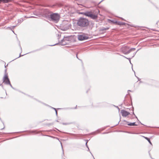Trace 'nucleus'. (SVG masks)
Masks as SVG:
<instances>
[{
	"mask_svg": "<svg viewBox=\"0 0 159 159\" xmlns=\"http://www.w3.org/2000/svg\"><path fill=\"white\" fill-rule=\"evenodd\" d=\"M128 133H130V134H137V133H130V132H128Z\"/></svg>",
	"mask_w": 159,
	"mask_h": 159,
	"instance_id": "40",
	"label": "nucleus"
},
{
	"mask_svg": "<svg viewBox=\"0 0 159 159\" xmlns=\"http://www.w3.org/2000/svg\"><path fill=\"white\" fill-rule=\"evenodd\" d=\"M2 85V84H0V86H1Z\"/></svg>",
	"mask_w": 159,
	"mask_h": 159,
	"instance_id": "62",
	"label": "nucleus"
},
{
	"mask_svg": "<svg viewBox=\"0 0 159 159\" xmlns=\"http://www.w3.org/2000/svg\"><path fill=\"white\" fill-rule=\"evenodd\" d=\"M69 41V37H64V38L62 39V41Z\"/></svg>",
	"mask_w": 159,
	"mask_h": 159,
	"instance_id": "11",
	"label": "nucleus"
},
{
	"mask_svg": "<svg viewBox=\"0 0 159 159\" xmlns=\"http://www.w3.org/2000/svg\"><path fill=\"white\" fill-rule=\"evenodd\" d=\"M56 138L57 139H58L57 138Z\"/></svg>",
	"mask_w": 159,
	"mask_h": 159,
	"instance_id": "63",
	"label": "nucleus"
},
{
	"mask_svg": "<svg viewBox=\"0 0 159 159\" xmlns=\"http://www.w3.org/2000/svg\"><path fill=\"white\" fill-rule=\"evenodd\" d=\"M139 49H138L137 51L135 52L133 54V56L132 57H134V56L136 54V53H137V52L139 50Z\"/></svg>",
	"mask_w": 159,
	"mask_h": 159,
	"instance_id": "29",
	"label": "nucleus"
},
{
	"mask_svg": "<svg viewBox=\"0 0 159 159\" xmlns=\"http://www.w3.org/2000/svg\"><path fill=\"white\" fill-rule=\"evenodd\" d=\"M143 137L145 139H146L147 140H148V142L150 144H151V145H152V143L151 142V141L150 140V139L149 138H148V137H144V136H143Z\"/></svg>",
	"mask_w": 159,
	"mask_h": 159,
	"instance_id": "18",
	"label": "nucleus"
},
{
	"mask_svg": "<svg viewBox=\"0 0 159 159\" xmlns=\"http://www.w3.org/2000/svg\"><path fill=\"white\" fill-rule=\"evenodd\" d=\"M3 3H8L10 2L11 0H3Z\"/></svg>",
	"mask_w": 159,
	"mask_h": 159,
	"instance_id": "23",
	"label": "nucleus"
},
{
	"mask_svg": "<svg viewBox=\"0 0 159 159\" xmlns=\"http://www.w3.org/2000/svg\"><path fill=\"white\" fill-rule=\"evenodd\" d=\"M88 149L87 150L88 151H89V148L88 147Z\"/></svg>",
	"mask_w": 159,
	"mask_h": 159,
	"instance_id": "52",
	"label": "nucleus"
},
{
	"mask_svg": "<svg viewBox=\"0 0 159 159\" xmlns=\"http://www.w3.org/2000/svg\"><path fill=\"white\" fill-rule=\"evenodd\" d=\"M3 0H0V3H1L2 2H3Z\"/></svg>",
	"mask_w": 159,
	"mask_h": 159,
	"instance_id": "48",
	"label": "nucleus"
},
{
	"mask_svg": "<svg viewBox=\"0 0 159 159\" xmlns=\"http://www.w3.org/2000/svg\"><path fill=\"white\" fill-rule=\"evenodd\" d=\"M131 26L132 27H135V26H133V25H132V26Z\"/></svg>",
	"mask_w": 159,
	"mask_h": 159,
	"instance_id": "58",
	"label": "nucleus"
},
{
	"mask_svg": "<svg viewBox=\"0 0 159 159\" xmlns=\"http://www.w3.org/2000/svg\"><path fill=\"white\" fill-rule=\"evenodd\" d=\"M120 55V56H122V57H124L125 58H126V59H128L129 60V62H130V64L132 65V66H133V65H132V64L131 62V61H130L131 58H128L126 57H125V56H124L123 55Z\"/></svg>",
	"mask_w": 159,
	"mask_h": 159,
	"instance_id": "20",
	"label": "nucleus"
},
{
	"mask_svg": "<svg viewBox=\"0 0 159 159\" xmlns=\"http://www.w3.org/2000/svg\"><path fill=\"white\" fill-rule=\"evenodd\" d=\"M104 0H102L100 2H99L98 3V4H100Z\"/></svg>",
	"mask_w": 159,
	"mask_h": 159,
	"instance_id": "44",
	"label": "nucleus"
},
{
	"mask_svg": "<svg viewBox=\"0 0 159 159\" xmlns=\"http://www.w3.org/2000/svg\"><path fill=\"white\" fill-rule=\"evenodd\" d=\"M125 24L126 23L125 22H121L120 21H118V25H125Z\"/></svg>",
	"mask_w": 159,
	"mask_h": 159,
	"instance_id": "14",
	"label": "nucleus"
},
{
	"mask_svg": "<svg viewBox=\"0 0 159 159\" xmlns=\"http://www.w3.org/2000/svg\"><path fill=\"white\" fill-rule=\"evenodd\" d=\"M50 107L51 108H52V109H54L55 111H56V110H56V108H54V107Z\"/></svg>",
	"mask_w": 159,
	"mask_h": 159,
	"instance_id": "33",
	"label": "nucleus"
},
{
	"mask_svg": "<svg viewBox=\"0 0 159 159\" xmlns=\"http://www.w3.org/2000/svg\"><path fill=\"white\" fill-rule=\"evenodd\" d=\"M129 123V122L126 120H124L123 121H122V123H121V124H122L123 125H127V124Z\"/></svg>",
	"mask_w": 159,
	"mask_h": 159,
	"instance_id": "17",
	"label": "nucleus"
},
{
	"mask_svg": "<svg viewBox=\"0 0 159 159\" xmlns=\"http://www.w3.org/2000/svg\"><path fill=\"white\" fill-rule=\"evenodd\" d=\"M62 124L64 125H68V124H69V123H62Z\"/></svg>",
	"mask_w": 159,
	"mask_h": 159,
	"instance_id": "36",
	"label": "nucleus"
},
{
	"mask_svg": "<svg viewBox=\"0 0 159 159\" xmlns=\"http://www.w3.org/2000/svg\"><path fill=\"white\" fill-rule=\"evenodd\" d=\"M129 110H131L132 111V114L134 115H135V114L134 112V108L133 107H132L131 108H129Z\"/></svg>",
	"mask_w": 159,
	"mask_h": 159,
	"instance_id": "22",
	"label": "nucleus"
},
{
	"mask_svg": "<svg viewBox=\"0 0 159 159\" xmlns=\"http://www.w3.org/2000/svg\"><path fill=\"white\" fill-rule=\"evenodd\" d=\"M91 13L92 12L91 11H86V16L89 17H90V15Z\"/></svg>",
	"mask_w": 159,
	"mask_h": 159,
	"instance_id": "16",
	"label": "nucleus"
},
{
	"mask_svg": "<svg viewBox=\"0 0 159 159\" xmlns=\"http://www.w3.org/2000/svg\"><path fill=\"white\" fill-rule=\"evenodd\" d=\"M7 69H5V75L7 73Z\"/></svg>",
	"mask_w": 159,
	"mask_h": 159,
	"instance_id": "46",
	"label": "nucleus"
},
{
	"mask_svg": "<svg viewBox=\"0 0 159 159\" xmlns=\"http://www.w3.org/2000/svg\"><path fill=\"white\" fill-rule=\"evenodd\" d=\"M76 57H77V58H78L79 60H80L82 62V60H81V59H79L78 58V56H77V54H76Z\"/></svg>",
	"mask_w": 159,
	"mask_h": 159,
	"instance_id": "37",
	"label": "nucleus"
},
{
	"mask_svg": "<svg viewBox=\"0 0 159 159\" xmlns=\"http://www.w3.org/2000/svg\"><path fill=\"white\" fill-rule=\"evenodd\" d=\"M56 121L57 122H59V121H58V120H56Z\"/></svg>",
	"mask_w": 159,
	"mask_h": 159,
	"instance_id": "54",
	"label": "nucleus"
},
{
	"mask_svg": "<svg viewBox=\"0 0 159 159\" xmlns=\"http://www.w3.org/2000/svg\"><path fill=\"white\" fill-rule=\"evenodd\" d=\"M5 67H6V66L5 65Z\"/></svg>",
	"mask_w": 159,
	"mask_h": 159,
	"instance_id": "64",
	"label": "nucleus"
},
{
	"mask_svg": "<svg viewBox=\"0 0 159 159\" xmlns=\"http://www.w3.org/2000/svg\"><path fill=\"white\" fill-rule=\"evenodd\" d=\"M35 17L33 16H31L30 17H27V18H35Z\"/></svg>",
	"mask_w": 159,
	"mask_h": 159,
	"instance_id": "35",
	"label": "nucleus"
},
{
	"mask_svg": "<svg viewBox=\"0 0 159 159\" xmlns=\"http://www.w3.org/2000/svg\"><path fill=\"white\" fill-rule=\"evenodd\" d=\"M89 24V20L85 18L80 17L76 20V25L80 29L86 28Z\"/></svg>",
	"mask_w": 159,
	"mask_h": 159,
	"instance_id": "1",
	"label": "nucleus"
},
{
	"mask_svg": "<svg viewBox=\"0 0 159 159\" xmlns=\"http://www.w3.org/2000/svg\"><path fill=\"white\" fill-rule=\"evenodd\" d=\"M3 82L5 84L9 85L13 89H15V88L13 87L12 85L11 84L10 81L8 77L7 74V73H6L4 75V76L3 78Z\"/></svg>",
	"mask_w": 159,
	"mask_h": 159,
	"instance_id": "3",
	"label": "nucleus"
},
{
	"mask_svg": "<svg viewBox=\"0 0 159 159\" xmlns=\"http://www.w3.org/2000/svg\"><path fill=\"white\" fill-rule=\"evenodd\" d=\"M106 133L104 132V133H103L102 134H105Z\"/></svg>",
	"mask_w": 159,
	"mask_h": 159,
	"instance_id": "56",
	"label": "nucleus"
},
{
	"mask_svg": "<svg viewBox=\"0 0 159 159\" xmlns=\"http://www.w3.org/2000/svg\"><path fill=\"white\" fill-rule=\"evenodd\" d=\"M56 129H57V130H58V131H60V130H59L58 129H56Z\"/></svg>",
	"mask_w": 159,
	"mask_h": 159,
	"instance_id": "55",
	"label": "nucleus"
},
{
	"mask_svg": "<svg viewBox=\"0 0 159 159\" xmlns=\"http://www.w3.org/2000/svg\"><path fill=\"white\" fill-rule=\"evenodd\" d=\"M136 77L137 78L138 81H140V80H141L139 78V77Z\"/></svg>",
	"mask_w": 159,
	"mask_h": 159,
	"instance_id": "42",
	"label": "nucleus"
},
{
	"mask_svg": "<svg viewBox=\"0 0 159 159\" xmlns=\"http://www.w3.org/2000/svg\"><path fill=\"white\" fill-rule=\"evenodd\" d=\"M67 134H70L71 135L73 136H74L76 137H78L79 135V134H74L70 133H68Z\"/></svg>",
	"mask_w": 159,
	"mask_h": 159,
	"instance_id": "19",
	"label": "nucleus"
},
{
	"mask_svg": "<svg viewBox=\"0 0 159 159\" xmlns=\"http://www.w3.org/2000/svg\"><path fill=\"white\" fill-rule=\"evenodd\" d=\"M52 12L50 11L48 9H45L44 10V11L43 16L47 19L48 20H49L50 16Z\"/></svg>",
	"mask_w": 159,
	"mask_h": 159,
	"instance_id": "4",
	"label": "nucleus"
},
{
	"mask_svg": "<svg viewBox=\"0 0 159 159\" xmlns=\"http://www.w3.org/2000/svg\"><path fill=\"white\" fill-rule=\"evenodd\" d=\"M89 37L84 34H79L78 35V39L80 41H83L88 39Z\"/></svg>",
	"mask_w": 159,
	"mask_h": 159,
	"instance_id": "6",
	"label": "nucleus"
},
{
	"mask_svg": "<svg viewBox=\"0 0 159 159\" xmlns=\"http://www.w3.org/2000/svg\"><path fill=\"white\" fill-rule=\"evenodd\" d=\"M140 123H141V124L143 125V124H142L140 122Z\"/></svg>",
	"mask_w": 159,
	"mask_h": 159,
	"instance_id": "60",
	"label": "nucleus"
},
{
	"mask_svg": "<svg viewBox=\"0 0 159 159\" xmlns=\"http://www.w3.org/2000/svg\"><path fill=\"white\" fill-rule=\"evenodd\" d=\"M58 39H60V37H61V35H60L59 34H58Z\"/></svg>",
	"mask_w": 159,
	"mask_h": 159,
	"instance_id": "41",
	"label": "nucleus"
},
{
	"mask_svg": "<svg viewBox=\"0 0 159 159\" xmlns=\"http://www.w3.org/2000/svg\"><path fill=\"white\" fill-rule=\"evenodd\" d=\"M128 92H131V91L130 90H128Z\"/></svg>",
	"mask_w": 159,
	"mask_h": 159,
	"instance_id": "53",
	"label": "nucleus"
},
{
	"mask_svg": "<svg viewBox=\"0 0 159 159\" xmlns=\"http://www.w3.org/2000/svg\"><path fill=\"white\" fill-rule=\"evenodd\" d=\"M53 124V123H49V124H47V125H48V126H50L51 125H52Z\"/></svg>",
	"mask_w": 159,
	"mask_h": 159,
	"instance_id": "32",
	"label": "nucleus"
},
{
	"mask_svg": "<svg viewBox=\"0 0 159 159\" xmlns=\"http://www.w3.org/2000/svg\"><path fill=\"white\" fill-rule=\"evenodd\" d=\"M135 48H132L131 49H129V51H130V52H131L133 50H135Z\"/></svg>",
	"mask_w": 159,
	"mask_h": 159,
	"instance_id": "28",
	"label": "nucleus"
},
{
	"mask_svg": "<svg viewBox=\"0 0 159 159\" xmlns=\"http://www.w3.org/2000/svg\"><path fill=\"white\" fill-rule=\"evenodd\" d=\"M120 121L118 122V123L117 124H116V125H114V126H116V125H117L119 124V122H120Z\"/></svg>",
	"mask_w": 159,
	"mask_h": 159,
	"instance_id": "45",
	"label": "nucleus"
},
{
	"mask_svg": "<svg viewBox=\"0 0 159 159\" xmlns=\"http://www.w3.org/2000/svg\"><path fill=\"white\" fill-rule=\"evenodd\" d=\"M35 100H36L37 101H38V102H41V103H42V104H44V105H46V106H48V105H47V104H45L44 103H43V102H40V101H39L38 100H37V99H35Z\"/></svg>",
	"mask_w": 159,
	"mask_h": 159,
	"instance_id": "26",
	"label": "nucleus"
},
{
	"mask_svg": "<svg viewBox=\"0 0 159 159\" xmlns=\"http://www.w3.org/2000/svg\"><path fill=\"white\" fill-rule=\"evenodd\" d=\"M77 108V106L76 105V107L74 108V109H76Z\"/></svg>",
	"mask_w": 159,
	"mask_h": 159,
	"instance_id": "51",
	"label": "nucleus"
},
{
	"mask_svg": "<svg viewBox=\"0 0 159 159\" xmlns=\"http://www.w3.org/2000/svg\"><path fill=\"white\" fill-rule=\"evenodd\" d=\"M1 86H2V88H3V85H1Z\"/></svg>",
	"mask_w": 159,
	"mask_h": 159,
	"instance_id": "57",
	"label": "nucleus"
},
{
	"mask_svg": "<svg viewBox=\"0 0 159 159\" xmlns=\"http://www.w3.org/2000/svg\"><path fill=\"white\" fill-rule=\"evenodd\" d=\"M110 20V21L111 22V23H113V24H116L118 25V21H114L113 20Z\"/></svg>",
	"mask_w": 159,
	"mask_h": 159,
	"instance_id": "15",
	"label": "nucleus"
},
{
	"mask_svg": "<svg viewBox=\"0 0 159 159\" xmlns=\"http://www.w3.org/2000/svg\"><path fill=\"white\" fill-rule=\"evenodd\" d=\"M16 26V25L13 26L11 28L10 27H8V28H10L11 30L12 29H14L15 27Z\"/></svg>",
	"mask_w": 159,
	"mask_h": 159,
	"instance_id": "30",
	"label": "nucleus"
},
{
	"mask_svg": "<svg viewBox=\"0 0 159 159\" xmlns=\"http://www.w3.org/2000/svg\"><path fill=\"white\" fill-rule=\"evenodd\" d=\"M127 125H129V126H137V125L136 124H135V122H133V123H128L127 124Z\"/></svg>",
	"mask_w": 159,
	"mask_h": 159,
	"instance_id": "12",
	"label": "nucleus"
},
{
	"mask_svg": "<svg viewBox=\"0 0 159 159\" xmlns=\"http://www.w3.org/2000/svg\"><path fill=\"white\" fill-rule=\"evenodd\" d=\"M109 27H102L101 29L100 30V31H104V30H108L109 29Z\"/></svg>",
	"mask_w": 159,
	"mask_h": 159,
	"instance_id": "13",
	"label": "nucleus"
},
{
	"mask_svg": "<svg viewBox=\"0 0 159 159\" xmlns=\"http://www.w3.org/2000/svg\"><path fill=\"white\" fill-rule=\"evenodd\" d=\"M120 113H121L122 116L123 117H126L128 115L130 114V113L124 110H122L120 111Z\"/></svg>",
	"mask_w": 159,
	"mask_h": 159,
	"instance_id": "8",
	"label": "nucleus"
},
{
	"mask_svg": "<svg viewBox=\"0 0 159 159\" xmlns=\"http://www.w3.org/2000/svg\"><path fill=\"white\" fill-rule=\"evenodd\" d=\"M129 47L127 46L123 47L121 48V51L125 54H127L130 52L129 51Z\"/></svg>",
	"mask_w": 159,
	"mask_h": 159,
	"instance_id": "5",
	"label": "nucleus"
},
{
	"mask_svg": "<svg viewBox=\"0 0 159 159\" xmlns=\"http://www.w3.org/2000/svg\"><path fill=\"white\" fill-rule=\"evenodd\" d=\"M55 111V113H56V116H57V110H56Z\"/></svg>",
	"mask_w": 159,
	"mask_h": 159,
	"instance_id": "38",
	"label": "nucleus"
},
{
	"mask_svg": "<svg viewBox=\"0 0 159 159\" xmlns=\"http://www.w3.org/2000/svg\"><path fill=\"white\" fill-rule=\"evenodd\" d=\"M60 16L57 13H52V12L49 17L50 21H53L55 23H57L60 19Z\"/></svg>",
	"mask_w": 159,
	"mask_h": 159,
	"instance_id": "2",
	"label": "nucleus"
},
{
	"mask_svg": "<svg viewBox=\"0 0 159 159\" xmlns=\"http://www.w3.org/2000/svg\"><path fill=\"white\" fill-rule=\"evenodd\" d=\"M134 116H135V117L137 119V120H138V118L137 117V116L135 115H134Z\"/></svg>",
	"mask_w": 159,
	"mask_h": 159,
	"instance_id": "47",
	"label": "nucleus"
},
{
	"mask_svg": "<svg viewBox=\"0 0 159 159\" xmlns=\"http://www.w3.org/2000/svg\"><path fill=\"white\" fill-rule=\"evenodd\" d=\"M113 106L115 107H116V108H117L118 109V110H119V111L120 110V108L118 107V106H115L114 105H113Z\"/></svg>",
	"mask_w": 159,
	"mask_h": 159,
	"instance_id": "31",
	"label": "nucleus"
},
{
	"mask_svg": "<svg viewBox=\"0 0 159 159\" xmlns=\"http://www.w3.org/2000/svg\"><path fill=\"white\" fill-rule=\"evenodd\" d=\"M85 146H86V147L88 148V146L87 145V143H85Z\"/></svg>",
	"mask_w": 159,
	"mask_h": 159,
	"instance_id": "39",
	"label": "nucleus"
},
{
	"mask_svg": "<svg viewBox=\"0 0 159 159\" xmlns=\"http://www.w3.org/2000/svg\"><path fill=\"white\" fill-rule=\"evenodd\" d=\"M84 140L86 142V143H88V141L89 140H88V139H85Z\"/></svg>",
	"mask_w": 159,
	"mask_h": 159,
	"instance_id": "34",
	"label": "nucleus"
},
{
	"mask_svg": "<svg viewBox=\"0 0 159 159\" xmlns=\"http://www.w3.org/2000/svg\"><path fill=\"white\" fill-rule=\"evenodd\" d=\"M139 84H140L141 83H142V82L140 80V81H139Z\"/></svg>",
	"mask_w": 159,
	"mask_h": 159,
	"instance_id": "49",
	"label": "nucleus"
},
{
	"mask_svg": "<svg viewBox=\"0 0 159 159\" xmlns=\"http://www.w3.org/2000/svg\"><path fill=\"white\" fill-rule=\"evenodd\" d=\"M60 143H61V148H62V156H63L64 155V150H63V147H62V143H61V142H60Z\"/></svg>",
	"mask_w": 159,
	"mask_h": 159,
	"instance_id": "24",
	"label": "nucleus"
},
{
	"mask_svg": "<svg viewBox=\"0 0 159 159\" xmlns=\"http://www.w3.org/2000/svg\"><path fill=\"white\" fill-rule=\"evenodd\" d=\"M91 19L94 20L97 19L98 17L97 15L93 14L92 12L91 13L90 17Z\"/></svg>",
	"mask_w": 159,
	"mask_h": 159,
	"instance_id": "10",
	"label": "nucleus"
},
{
	"mask_svg": "<svg viewBox=\"0 0 159 159\" xmlns=\"http://www.w3.org/2000/svg\"><path fill=\"white\" fill-rule=\"evenodd\" d=\"M23 19H19L18 20V23L19 24H20L21 22H22L23 21Z\"/></svg>",
	"mask_w": 159,
	"mask_h": 159,
	"instance_id": "21",
	"label": "nucleus"
},
{
	"mask_svg": "<svg viewBox=\"0 0 159 159\" xmlns=\"http://www.w3.org/2000/svg\"><path fill=\"white\" fill-rule=\"evenodd\" d=\"M58 44H61L62 46L65 45L67 44V43L65 41H62V40L60 41H59V42L57 43H56L55 44L52 45H49V46H53L56 45H57Z\"/></svg>",
	"mask_w": 159,
	"mask_h": 159,
	"instance_id": "9",
	"label": "nucleus"
},
{
	"mask_svg": "<svg viewBox=\"0 0 159 159\" xmlns=\"http://www.w3.org/2000/svg\"><path fill=\"white\" fill-rule=\"evenodd\" d=\"M29 132L30 133H36V134L38 133V132H37L36 130L30 131H29Z\"/></svg>",
	"mask_w": 159,
	"mask_h": 159,
	"instance_id": "25",
	"label": "nucleus"
},
{
	"mask_svg": "<svg viewBox=\"0 0 159 159\" xmlns=\"http://www.w3.org/2000/svg\"><path fill=\"white\" fill-rule=\"evenodd\" d=\"M90 152L91 153V155L93 156V157L94 159H95L93 157V155L92 154V153H91V152Z\"/></svg>",
	"mask_w": 159,
	"mask_h": 159,
	"instance_id": "50",
	"label": "nucleus"
},
{
	"mask_svg": "<svg viewBox=\"0 0 159 159\" xmlns=\"http://www.w3.org/2000/svg\"><path fill=\"white\" fill-rule=\"evenodd\" d=\"M120 18L123 20H124V21H125V20L124 19V18H122V17H121Z\"/></svg>",
	"mask_w": 159,
	"mask_h": 159,
	"instance_id": "43",
	"label": "nucleus"
},
{
	"mask_svg": "<svg viewBox=\"0 0 159 159\" xmlns=\"http://www.w3.org/2000/svg\"><path fill=\"white\" fill-rule=\"evenodd\" d=\"M12 32H13V33H14V31L12 30Z\"/></svg>",
	"mask_w": 159,
	"mask_h": 159,
	"instance_id": "59",
	"label": "nucleus"
},
{
	"mask_svg": "<svg viewBox=\"0 0 159 159\" xmlns=\"http://www.w3.org/2000/svg\"><path fill=\"white\" fill-rule=\"evenodd\" d=\"M81 14H83L84 15H85L86 16V11H85L84 12H81L80 13Z\"/></svg>",
	"mask_w": 159,
	"mask_h": 159,
	"instance_id": "27",
	"label": "nucleus"
},
{
	"mask_svg": "<svg viewBox=\"0 0 159 159\" xmlns=\"http://www.w3.org/2000/svg\"><path fill=\"white\" fill-rule=\"evenodd\" d=\"M4 127L3 128H2V129H4Z\"/></svg>",
	"mask_w": 159,
	"mask_h": 159,
	"instance_id": "61",
	"label": "nucleus"
},
{
	"mask_svg": "<svg viewBox=\"0 0 159 159\" xmlns=\"http://www.w3.org/2000/svg\"><path fill=\"white\" fill-rule=\"evenodd\" d=\"M19 46H20V49H21V52L20 53V54L19 56L18 57H17V58H15L14 59V60H12V61H14V60H16V59H17V58H19V57H21V56H24V55H25V54H24V55H21V52H22V48H21V45H20V43H19ZM41 49H36V50H35L33 51H32V52H29V53H31V52H36V51H39V50H41ZM28 54V53L25 54Z\"/></svg>",
	"mask_w": 159,
	"mask_h": 159,
	"instance_id": "7",
	"label": "nucleus"
}]
</instances>
